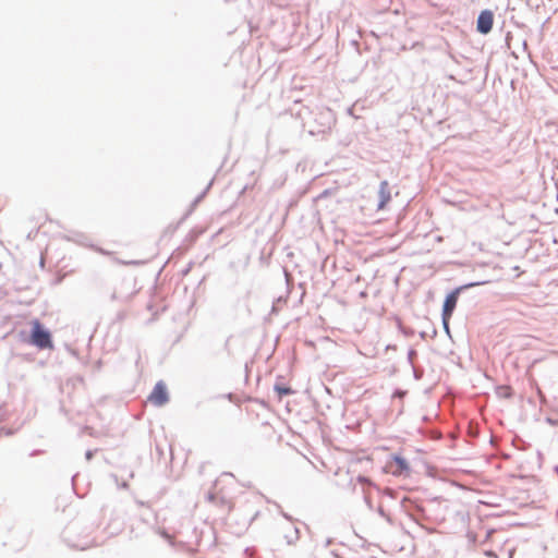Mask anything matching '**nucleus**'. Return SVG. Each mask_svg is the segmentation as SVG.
<instances>
[{
  "label": "nucleus",
  "instance_id": "1",
  "mask_svg": "<svg viewBox=\"0 0 558 558\" xmlns=\"http://www.w3.org/2000/svg\"><path fill=\"white\" fill-rule=\"evenodd\" d=\"M311 118L303 122L311 135H319L329 132L336 122L335 114L329 108H318L311 111Z\"/></svg>",
  "mask_w": 558,
  "mask_h": 558
},
{
  "label": "nucleus",
  "instance_id": "2",
  "mask_svg": "<svg viewBox=\"0 0 558 558\" xmlns=\"http://www.w3.org/2000/svg\"><path fill=\"white\" fill-rule=\"evenodd\" d=\"M28 342L40 350L51 349L53 345L51 332L38 319L32 322Z\"/></svg>",
  "mask_w": 558,
  "mask_h": 558
},
{
  "label": "nucleus",
  "instance_id": "3",
  "mask_svg": "<svg viewBox=\"0 0 558 558\" xmlns=\"http://www.w3.org/2000/svg\"><path fill=\"white\" fill-rule=\"evenodd\" d=\"M483 283H484L483 281L470 282V283L462 284V286L453 289L445 298V301L442 303L441 316L451 317L457 307V303H458L460 293L469 288L476 287V286H480Z\"/></svg>",
  "mask_w": 558,
  "mask_h": 558
},
{
  "label": "nucleus",
  "instance_id": "4",
  "mask_svg": "<svg viewBox=\"0 0 558 558\" xmlns=\"http://www.w3.org/2000/svg\"><path fill=\"white\" fill-rule=\"evenodd\" d=\"M148 400L156 407H162L169 401V393L166 384L159 380L153 391L150 392Z\"/></svg>",
  "mask_w": 558,
  "mask_h": 558
},
{
  "label": "nucleus",
  "instance_id": "5",
  "mask_svg": "<svg viewBox=\"0 0 558 558\" xmlns=\"http://www.w3.org/2000/svg\"><path fill=\"white\" fill-rule=\"evenodd\" d=\"M493 25H494L493 11H490L488 9L481 11V13L477 16V21H476V31L482 35H486L493 29Z\"/></svg>",
  "mask_w": 558,
  "mask_h": 558
},
{
  "label": "nucleus",
  "instance_id": "6",
  "mask_svg": "<svg viewBox=\"0 0 558 558\" xmlns=\"http://www.w3.org/2000/svg\"><path fill=\"white\" fill-rule=\"evenodd\" d=\"M392 463L396 465L395 470H391V473L395 476L409 475L411 469L408 460L400 454L392 456Z\"/></svg>",
  "mask_w": 558,
  "mask_h": 558
},
{
  "label": "nucleus",
  "instance_id": "7",
  "mask_svg": "<svg viewBox=\"0 0 558 558\" xmlns=\"http://www.w3.org/2000/svg\"><path fill=\"white\" fill-rule=\"evenodd\" d=\"M378 194H379L378 208L381 209L391 199L389 184L387 181L380 182Z\"/></svg>",
  "mask_w": 558,
  "mask_h": 558
},
{
  "label": "nucleus",
  "instance_id": "8",
  "mask_svg": "<svg viewBox=\"0 0 558 558\" xmlns=\"http://www.w3.org/2000/svg\"><path fill=\"white\" fill-rule=\"evenodd\" d=\"M275 391L277 392L279 399H281L283 396H289L293 393V390L284 385L276 384L274 386Z\"/></svg>",
  "mask_w": 558,
  "mask_h": 558
},
{
  "label": "nucleus",
  "instance_id": "9",
  "mask_svg": "<svg viewBox=\"0 0 558 558\" xmlns=\"http://www.w3.org/2000/svg\"><path fill=\"white\" fill-rule=\"evenodd\" d=\"M497 393L499 397L507 398V399L512 397V390L509 386H499L497 388Z\"/></svg>",
  "mask_w": 558,
  "mask_h": 558
},
{
  "label": "nucleus",
  "instance_id": "10",
  "mask_svg": "<svg viewBox=\"0 0 558 558\" xmlns=\"http://www.w3.org/2000/svg\"><path fill=\"white\" fill-rule=\"evenodd\" d=\"M286 539L289 545L294 544L299 539V529H294L293 535H286Z\"/></svg>",
  "mask_w": 558,
  "mask_h": 558
},
{
  "label": "nucleus",
  "instance_id": "11",
  "mask_svg": "<svg viewBox=\"0 0 558 558\" xmlns=\"http://www.w3.org/2000/svg\"><path fill=\"white\" fill-rule=\"evenodd\" d=\"M356 481L360 484H362L363 486H374V483L372 482V480L364 475H359Z\"/></svg>",
  "mask_w": 558,
  "mask_h": 558
},
{
  "label": "nucleus",
  "instance_id": "12",
  "mask_svg": "<svg viewBox=\"0 0 558 558\" xmlns=\"http://www.w3.org/2000/svg\"><path fill=\"white\" fill-rule=\"evenodd\" d=\"M377 512H378V514H379L381 518H384L388 523L392 524V519H391L390 514H388V513L384 510V508H383V507H380V506H379V507L377 508Z\"/></svg>",
  "mask_w": 558,
  "mask_h": 558
},
{
  "label": "nucleus",
  "instance_id": "13",
  "mask_svg": "<svg viewBox=\"0 0 558 558\" xmlns=\"http://www.w3.org/2000/svg\"><path fill=\"white\" fill-rule=\"evenodd\" d=\"M451 317H445V316H441V320H442V326H444V329L447 333H449V320H450Z\"/></svg>",
  "mask_w": 558,
  "mask_h": 558
},
{
  "label": "nucleus",
  "instance_id": "14",
  "mask_svg": "<svg viewBox=\"0 0 558 558\" xmlns=\"http://www.w3.org/2000/svg\"><path fill=\"white\" fill-rule=\"evenodd\" d=\"M413 376L416 380L421 379L423 376V369L413 366Z\"/></svg>",
  "mask_w": 558,
  "mask_h": 558
},
{
  "label": "nucleus",
  "instance_id": "15",
  "mask_svg": "<svg viewBox=\"0 0 558 558\" xmlns=\"http://www.w3.org/2000/svg\"><path fill=\"white\" fill-rule=\"evenodd\" d=\"M416 356V351L411 349L409 352H408V361L410 362V364H413V359Z\"/></svg>",
  "mask_w": 558,
  "mask_h": 558
},
{
  "label": "nucleus",
  "instance_id": "16",
  "mask_svg": "<svg viewBox=\"0 0 558 558\" xmlns=\"http://www.w3.org/2000/svg\"><path fill=\"white\" fill-rule=\"evenodd\" d=\"M210 186H211V182L207 185V187L205 189V191H204L202 194H199V195L195 198V201H194V203H195V204H196V203H198V202L204 197V195L206 194V192L208 191V189H209Z\"/></svg>",
  "mask_w": 558,
  "mask_h": 558
},
{
  "label": "nucleus",
  "instance_id": "17",
  "mask_svg": "<svg viewBox=\"0 0 558 558\" xmlns=\"http://www.w3.org/2000/svg\"><path fill=\"white\" fill-rule=\"evenodd\" d=\"M364 500H365V504L367 505L368 509L373 510V504L365 492H364Z\"/></svg>",
  "mask_w": 558,
  "mask_h": 558
},
{
  "label": "nucleus",
  "instance_id": "18",
  "mask_svg": "<svg viewBox=\"0 0 558 558\" xmlns=\"http://www.w3.org/2000/svg\"><path fill=\"white\" fill-rule=\"evenodd\" d=\"M94 453H95V451H94V450H87V451L85 452V458H86V460H87V461L92 460V458L94 457Z\"/></svg>",
  "mask_w": 558,
  "mask_h": 558
},
{
  "label": "nucleus",
  "instance_id": "19",
  "mask_svg": "<svg viewBox=\"0 0 558 558\" xmlns=\"http://www.w3.org/2000/svg\"><path fill=\"white\" fill-rule=\"evenodd\" d=\"M485 556L490 557V558H498L497 554L493 550H486Z\"/></svg>",
  "mask_w": 558,
  "mask_h": 558
},
{
  "label": "nucleus",
  "instance_id": "20",
  "mask_svg": "<svg viewBox=\"0 0 558 558\" xmlns=\"http://www.w3.org/2000/svg\"><path fill=\"white\" fill-rule=\"evenodd\" d=\"M404 393H405L404 391L398 389V390L395 391L393 396L402 398L404 396Z\"/></svg>",
  "mask_w": 558,
  "mask_h": 558
},
{
  "label": "nucleus",
  "instance_id": "21",
  "mask_svg": "<svg viewBox=\"0 0 558 558\" xmlns=\"http://www.w3.org/2000/svg\"><path fill=\"white\" fill-rule=\"evenodd\" d=\"M245 554L250 557H252L254 555V549L253 548H250V547H246L245 549Z\"/></svg>",
  "mask_w": 558,
  "mask_h": 558
},
{
  "label": "nucleus",
  "instance_id": "22",
  "mask_svg": "<svg viewBox=\"0 0 558 558\" xmlns=\"http://www.w3.org/2000/svg\"><path fill=\"white\" fill-rule=\"evenodd\" d=\"M283 272H284V277H286L287 283L289 284V282L291 280V275L286 269L283 270Z\"/></svg>",
  "mask_w": 558,
  "mask_h": 558
},
{
  "label": "nucleus",
  "instance_id": "23",
  "mask_svg": "<svg viewBox=\"0 0 558 558\" xmlns=\"http://www.w3.org/2000/svg\"><path fill=\"white\" fill-rule=\"evenodd\" d=\"M283 517L288 520H291V518L287 513H283Z\"/></svg>",
  "mask_w": 558,
  "mask_h": 558
},
{
  "label": "nucleus",
  "instance_id": "24",
  "mask_svg": "<svg viewBox=\"0 0 558 558\" xmlns=\"http://www.w3.org/2000/svg\"><path fill=\"white\" fill-rule=\"evenodd\" d=\"M402 331H403V333H410V330L403 329Z\"/></svg>",
  "mask_w": 558,
  "mask_h": 558
},
{
  "label": "nucleus",
  "instance_id": "25",
  "mask_svg": "<svg viewBox=\"0 0 558 558\" xmlns=\"http://www.w3.org/2000/svg\"><path fill=\"white\" fill-rule=\"evenodd\" d=\"M402 331H403V333H410V330L403 329Z\"/></svg>",
  "mask_w": 558,
  "mask_h": 558
},
{
  "label": "nucleus",
  "instance_id": "26",
  "mask_svg": "<svg viewBox=\"0 0 558 558\" xmlns=\"http://www.w3.org/2000/svg\"><path fill=\"white\" fill-rule=\"evenodd\" d=\"M122 487H123V488H126V487H128V484H126V483H123V484H122Z\"/></svg>",
  "mask_w": 558,
  "mask_h": 558
},
{
  "label": "nucleus",
  "instance_id": "27",
  "mask_svg": "<svg viewBox=\"0 0 558 558\" xmlns=\"http://www.w3.org/2000/svg\"><path fill=\"white\" fill-rule=\"evenodd\" d=\"M208 498L211 500L214 498V496L211 494H209Z\"/></svg>",
  "mask_w": 558,
  "mask_h": 558
}]
</instances>
